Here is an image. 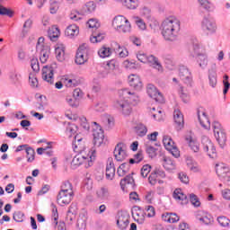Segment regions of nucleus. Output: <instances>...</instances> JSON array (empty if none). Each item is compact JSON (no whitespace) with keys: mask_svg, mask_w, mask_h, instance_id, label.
Wrapping results in <instances>:
<instances>
[{"mask_svg":"<svg viewBox=\"0 0 230 230\" xmlns=\"http://www.w3.org/2000/svg\"><path fill=\"white\" fill-rule=\"evenodd\" d=\"M31 69L35 73H39V71H40V66L39 65V59H37L36 58H33L31 60Z\"/></svg>","mask_w":230,"mask_h":230,"instance_id":"56","label":"nucleus"},{"mask_svg":"<svg viewBox=\"0 0 230 230\" xmlns=\"http://www.w3.org/2000/svg\"><path fill=\"white\" fill-rule=\"evenodd\" d=\"M87 24L89 28H95V30H98V28H100V22L98 21V19L95 18H91L87 22Z\"/></svg>","mask_w":230,"mask_h":230,"instance_id":"58","label":"nucleus"},{"mask_svg":"<svg viewBox=\"0 0 230 230\" xmlns=\"http://www.w3.org/2000/svg\"><path fill=\"white\" fill-rule=\"evenodd\" d=\"M130 30H132V25H130V22L127 19V22L122 23V26L117 31H119V33H129Z\"/></svg>","mask_w":230,"mask_h":230,"instance_id":"48","label":"nucleus"},{"mask_svg":"<svg viewBox=\"0 0 230 230\" xmlns=\"http://www.w3.org/2000/svg\"><path fill=\"white\" fill-rule=\"evenodd\" d=\"M56 58L58 62H64L66 60V47L62 44H58L55 49Z\"/></svg>","mask_w":230,"mask_h":230,"instance_id":"24","label":"nucleus"},{"mask_svg":"<svg viewBox=\"0 0 230 230\" xmlns=\"http://www.w3.org/2000/svg\"><path fill=\"white\" fill-rule=\"evenodd\" d=\"M123 5L128 10H136L139 6V0H124Z\"/></svg>","mask_w":230,"mask_h":230,"instance_id":"40","label":"nucleus"},{"mask_svg":"<svg viewBox=\"0 0 230 230\" xmlns=\"http://www.w3.org/2000/svg\"><path fill=\"white\" fill-rule=\"evenodd\" d=\"M25 152L27 154L28 163H33L35 161V150L31 147H26Z\"/></svg>","mask_w":230,"mask_h":230,"instance_id":"47","label":"nucleus"},{"mask_svg":"<svg viewBox=\"0 0 230 230\" xmlns=\"http://www.w3.org/2000/svg\"><path fill=\"white\" fill-rule=\"evenodd\" d=\"M96 10V4L93 1L87 2L81 9V13L83 15H89Z\"/></svg>","mask_w":230,"mask_h":230,"instance_id":"26","label":"nucleus"},{"mask_svg":"<svg viewBox=\"0 0 230 230\" xmlns=\"http://www.w3.org/2000/svg\"><path fill=\"white\" fill-rule=\"evenodd\" d=\"M87 53H89L87 44L81 45L76 52L75 64H78L79 66L85 64V62H87Z\"/></svg>","mask_w":230,"mask_h":230,"instance_id":"10","label":"nucleus"},{"mask_svg":"<svg viewBox=\"0 0 230 230\" xmlns=\"http://www.w3.org/2000/svg\"><path fill=\"white\" fill-rule=\"evenodd\" d=\"M140 13H141L142 17H144L147 21H148V19L153 17L152 16V10H150V8H148V7H143L140 11Z\"/></svg>","mask_w":230,"mask_h":230,"instance_id":"55","label":"nucleus"},{"mask_svg":"<svg viewBox=\"0 0 230 230\" xmlns=\"http://www.w3.org/2000/svg\"><path fill=\"white\" fill-rule=\"evenodd\" d=\"M198 119L203 127V128H209L211 122H209V119L208 118V115L206 114V111H198Z\"/></svg>","mask_w":230,"mask_h":230,"instance_id":"21","label":"nucleus"},{"mask_svg":"<svg viewBox=\"0 0 230 230\" xmlns=\"http://www.w3.org/2000/svg\"><path fill=\"white\" fill-rule=\"evenodd\" d=\"M79 33L80 30L76 24H71L67 26L65 31V35L66 37H68V39H75V37H76Z\"/></svg>","mask_w":230,"mask_h":230,"instance_id":"22","label":"nucleus"},{"mask_svg":"<svg viewBox=\"0 0 230 230\" xmlns=\"http://www.w3.org/2000/svg\"><path fill=\"white\" fill-rule=\"evenodd\" d=\"M0 15H7L8 17H13V12L0 4Z\"/></svg>","mask_w":230,"mask_h":230,"instance_id":"57","label":"nucleus"},{"mask_svg":"<svg viewBox=\"0 0 230 230\" xmlns=\"http://www.w3.org/2000/svg\"><path fill=\"white\" fill-rule=\"evenodd\" d=\"M216 173L226 186H230V170L226 164H217Z\"/></svg>","mask_w":230,"mask_h":230,"instance_id":"6","label":"nucleus"},{"mask_svg":"<svg viewBox=\"0 0 230 230\" xmlns=\"http://www.w3.org/2000/svg\"><path fill=\"white\" fill-rule=\"evenodd\" d=\"M162 35L167 42H175L179 39L181 22L173 17L166 18L161 24Z\"/></svg>","mask_w":230,"mask_h":230,"instance_id":"2","label":"nucleus"},{"mask_svg":"<svg viewBox=\"0 0 230 230\" xmlns=\"http://www.w3.org/2000/svg\"><path fill=\"white\" fill-rule=\"evenodd\" d=\"M95 160L96 147H92L88 154L81 152L78 155H76L71 162V168H73V170H75V168H78L80 164H84L86 168H91Z\"/></svg>","mask_w":230,"mask_h":230,"instance_id":"3","label":"nucleus"},{"mask_svg":"<svg viewBox=\"0 0 230 230\" xmlns=\"http://www.w3.org/2000/svg\"><path fill=\"white\" fill-rule=\"evenodd\" d=\"M215 137L221 148L226 146L227 141V135H226V130L222 127V124L218 121H214L212 124Z\"/></svg>","mask_w":230,"mask_h":230,"instance_id":"4","label":"nucleus"},{"mask_svg":"<svg viewBox=\"0 0 230 230\" xmlns=\"http://www.w3.org/2000/svg\"><path fill=\"white\" fill-rule=\"evenodd\" d=\"M201 145L204 152L208 153V157L211 159H215V157H217V148H215V145H213L211 139H209L207 136H202Z\"/></svg>","mask_w":230,"mask_h":230,"instance_id":"7","label":"nucleus"},{"mask_svg":"<svg viewBox=\"0 0 230 230\" xmlns=\"http://www.w3.org/2000/svg\"><path fill=\"white\" fill-rule=\"evenodd\" d=\"M151 30H155V28H159V22L153 16L147 20Z\"/></svg>","mask_w":230,"mask_h":230,"instance_id":"63","label":"nucleus"},{"mask_svg":"<svg viewBox=\"0 0 230 230\" xmlns=\"http://www.w3.org/2000/svg\"><path fill=\"white\" fill-rule=\"evenodd\" d=\"M172 197L175 200L181 201V204H188V196L181 189H176L173 191Z\"/></svg>","mask_w":230,"mask_h":230,"instance_id":"27","label":"nucleus"},{"mask_svg":"<svg viewBox=\"0 0 230 230\" xmlns=\"http://www.w3.org/2000/svg\"><path fill=\"white\" fill-rule=\"evenodd\" d=\"M223 84H224L223 93L227 94V92L230 89L229 75H225L223 76Z\"/></svg>","mask_w":230,"mask_h":230,"instance_id":"54","label":"nucleus"},{"mask_svg":"<svg viewBox=\"0 0 230 230\" xmlns=\"http://www.w3.org/2000/svg\"><path fill=\"white\" fill-rule=\"evenodd\" d=\"M146 93L150 98L158 102V103H163L164 102V97L163 94L157 91V88L154 84H147L146 86Z\"/></svg>","mask_w":230,"mask_h":230,"instance_id":"12","label":"nucleus"},{"mask_svg":"<svg viewBox=\"0 0 230 230\" xmlns=\"http://www.w3.org/2000/svg\"><path fill=\"white\" fill-rule=\"evenodd\" d=\"M137 58L139 60V62H142V64L148 63V55L143 51L137 52Z\"/></svg>","mask_w":230,"mask_h":230,"instance_id":"52","label":"nucleus"},{"mask_svg":"<svg viewBox=\"0 0 230 230\" xmlns=\"http://www.w3.org/2000/svg\"><path fill=\"white\" fill-rule=\"evenodd\" d=\"M133 21L139 30H142V31H145V30H146V23L142 18H140L139 16H134Z\"/></svg>","mask_w":230,"mask_h":230,"instance_id":"43","label":"nucleus"},{"mask_svg":"<svg viewBox=\"0 0 230 230\" xmlns=\"http://www.w3.org/2000/svg\"><path fill=\"white\" fill-rule=\"evenodd\" d=\"M128 84L130 87H133V89H136V91H141V88L143 87L141 78L136 75H131L128 76Z\"/></svg>","mask_w":230,"mask_h":230,"instance_id":"20","label":"nucleus"},{"mask_svg":"<svg viewBox=\"0 0 230 230\" xmlns=\"http://www.w3.org/2000/svg\"><path fill=\"white\" fill-rule=\"evenodd\" d=\"M37 51H40V60L41 64H46V62H48V59L49 58V49H41Z\"/></svg>","mask_w":230,"mask_h":230,"instance_id":"41","label":"nucleus"},{"mask_svg":"<svg viewBox=\"0 0 230 230\" xmlns=\"http://www.w3.org/2000/svg\"><path fill=\"white\" fill-rule=\"evenodd\" d=\"M130 224V216L125 212L119 213V217L117 219V226L119 229L125 230L128 227Z\"/></svg>","mask_w":230,"mask_h":230,"instance_id":"15","label":"nucleus"},{"mask_svg":"<svg viewBox=\"0 0 230 230\" xmlns=\"http://www.w3.org/2000/svg\"><path fill=\"white\" fill-rule=\"evenodd\" d=\"M201 28L207 33H215L217 31V23L211 17H204L201 22Z\"/></svg>","mask_w":230,"mask_h":230,"instance_id":"11","label":"nucleus"},{"mask_svg":"<svg viewBox=\"0 0 230 230\" xmlns=\"http://www.w3.org/2000/svg\"><path fill=\"white\" fill-rule=\"evenodd\" d=\"M85 226H87V212H83L79 215L77 219V227L84 229Z\"/></svg>","mask_w":230,"mask_h":230,"instance_id":"38","label":"nucleus"},{"mask_svg":"<svg viewBox=\"0 0 230 230\" xmlns=\"http://www.w3.org/2000/svg\"><path fill=\"white\" fill-rule=\"evenodd\" d=\"M135 185L136 183L134 181L132 174L126 176L120 181V188L123 191H125V188H127V186H129V188H134Z\"/></svg>","mask_w":230,"mask_h":230,"instance_id":"28","label":"nucleus"},{"mask_svg":"<svg viewBox=\"0 0 230 230\" xmlns=\"http://www.w3.org/2000/svg\"><path fill=\"white\" fill-rule=\"evenodd\" d=\"M135 132L137 136L143 137L146 136V132H148V129L146 128V126H145V124H138L135 127Z\"/></svg>","mask_w":230,"mask_h":230,"instance_id":"39","label":"nucleus"},{"mask_svg":"<svg viewBox=\"0 0 230 230\" xmlns=\"http://www.w3.org/2000/svg\"><path fill=\"white\" fill-rule=\"evenodd\" d=\"M173 119L176 130H182L184 128V116L179 110H174Z\"/></svg>","mask_w":230,"mask_h":230,"instance_id":"17","label":"nucleus"},{"mask_svg":"<svg viewBox=\"0 0 230 230\" xmlns=\"http://www.w3.org/2000/svg\"><path fill=\"white\" fill-rule=\"evenodd\" d=\"M103 39H105V34L103 33H93V37L90 38V41L93 44H96V42H102V40H103Z\"/></svg>","mask_w":230,"mask_h":230,"instance_id":"49","label":"nucleus"},{"mask_svg":"<svg viewBox=\"0 0 230 230\" xmlns=\"http://www.w3.org/2000/svg\"><path fill=\"white\" fill-rule=\"evenodd\" d=\"M13 218L15 222H24V213L21 211L14 212Z\"/></svg>","mask_w":230,"mask_h":230,"instance_id":"62","label":"nucleus"},{"mask_svg":"<svg viewBox=\"0 0 230 230\" xmlns=\"http://www.w3.org/2000/svg\"><path fill=\"white\" fill-rule=\"evenodd\" d=\"M73 197H75V193L64 192L59 190L57 198L58 204L59 206H67V204H71Z\"/></svg>","mask_w":230,"mask_h":230,"instance_id":"13","label":"nucleus"},{"mask_svg":"<svg viewBox=\"0 0 230 230\" xmlns=\"http://www.w3.org/2000/svg\"><path fill=\"white\" fill-rule=\"evenodd\" d=\"M198 3L200 8H203V10H206L207 12H211V10H213V4L208 0H198Z\"/></svg>","mask_w":230,"mask_h":230,"instance_id":"42","label":"nucleus"},{"mask_svg":"<svg viewBox=\"0 0 230 230\" xmlns=\"http://www.w3.org/2000/svg\"><path fill=\"white\" fill-rule=\"evenodd\" d=\"M151 170H152V166L150 164L143 165V167L141 168V175L144 178L148 177V173H150Z\"/></svg>","mask_w":230,"mask_h":230,"instance_id":"61","label":"nucleus"},{"mask_svg":"<svg viewBox=\"0 0 230 230\" xmlns=\"http://www.w3.org/2000/svg\"><path fill=\"white\" fill-rule=\"evenodd\" d=\"M79 123L81 125V127L84 128V130H89V128H91V127L89 126V123L87 122V119L85 117H79Z\"/></svg>","mask_w":230,"mask_h":230,"instance_id":"59","label":"nucleus"},{"mask_svg":"<svg viewBox=\"0 0 230 230\" xmlns=\"http://www.w3.org/2000/svg\"><path fill=\"white\" fill-rule=\"evenodd\" d=\"M185 140L189 144V146L191 150H193L195 153L199 152L200 150V147L199 146V142L193 138V136H191V133H189L185 137Z\"/></svg>","mask_w":230,"mask_h":230,"instance_id":"23","label":"nucleus"},{"mask_svg":"<svg viewBox=\"0 0 230 230\" xmlns=\"http://www.w3.org/2000/svg\"><path fill=\"white\" fill-rule=\"evenodd\" d=\"M82 15H84L82 13V11H80V12L75 11L70 13L69 17H70L71 21L76 22V21H81Z\"/></svg>","mask_w":230,"mask_h":230,"instance_id":"60","label":"nucleus"},{"mask_svg":"<svg viewBox=\"0 0 230 230\" xmlns=\"http://www.w3.org/2000/svg\"><path fill=\"white\" fill-rule=\"evenodd\" d=\"M190 55L191 57H198L200 54V45L199 43H193L192 47L190 48Z\"/></svg>","mask_w":230,"mask_h":230,"instance_id":"51","label":"nucleus"},{"mask_svg":"<svg viewBox=\"0 0 230 230\" xmlns=\"http://www.w3.org/2000/svg\"><path fill=\"white\" fill-rule=\"evenodd\" d=\"M197 57V62L201 69L208 67V56L206 54H199Z\"/></svg>","mask_w":230,"mask_h":230,"instance_id":"35","label":"nucleus"},{"mask_svg":"<svg viewBox=\"0 0 230 230\" xmlns=\"http://www.w3.org/2000/svg\"><path fill=\"white\" fill-rule=\"evenodd\" d=\"M165 149L168 150L173 157H179L181 155V153L179 152V149H177V146H175V143L173 142V139L171 140L168 144L164 146Z\"/></svg>","mask_w":230,"mask_h":230,"instance_id":"31","label":"nucleus"},{"mask_svg":"<svg viewBox=\"0 0 230 230\" xmlns=\"http://www.w3.org/2000/svg\"><path fill=\"white\" fill-rule=\"evenodd\" d=\"M96 196L100 200H109L111 193L109 192V189L106 187H102L96 191Z\"/></svg>","mask_w":230,"mask_h":230,"instance_id":"30","label":"nucleus"},{"mask_svg":"<svg viewBox=\"0 0 230 230\" xmlns=\"http://www.w3.org/2000/svg\"><path fill=\"white\" fill-rule=\"evenodd\" d=\"M217 222L221 226V227H227L229 226L230 220L225 216H220L217 217Z\"/></svg>","mask_w":230,"mask_h":230,"instance_id":"53","label":"nucleus"},{"mask_svg":"<svg viewBox=\"0 0 230 230\" xmlns=\"http://www.w3.org/2000/svg\"><path fill=\"white\" fill-rule=\"evenodd\" d=\"M59 191H63L66 193H75L73 191V184H71L69 181H65L62 183L61 190Z\"/></svg>","mask_w":230,"mask_h":230,"instance_id":"44","label":"nucleus"},{"mask_svg":"<svg viewBox=\"0 0 230 230\" xmlns=\"http://www.w3.org/2000/svg\"><path fill=\"white\" fill-rule=\"evenodd\" d=\"M48 35L50 40L55 41L57 40V39H58V37H60V29L54 25L50 29H49Z\"/></svg>","mask_w":230,"mask_h":230,"instance_id":"33","label":"nucleus"},{"mask_svg":"<svg viewBox=\"0 0 230 230\" xmlns=\"http://www.w3.org/2000/svg\"><path fill=\"white\" fill-rule=\"evenodd\" d=\"M179 76L184 84L187 85H191V82L193 80V77L191 76V72L190 71L189 68L185 66H181L179 68Z\"/></svg>","mask_w":230,"mask_h":230,"instance_id":"14","label":"nucleus"},{"mask_svg":"<svg viewBox=\"0 0 230 230\" xmlns=\"http://www.w3.org/2000/svg\"><path fill=\"white\" fill-rule=\"evenodd\" d=\"M57 63H52L51 65H47L42 67L41 76L42 80L48 82V84H54L55 82V73L57 72Z\"/></svg>","mask_w":230,"mask_h":230,"instance_id":"5","label":"nucleus"},{"mask_svg":"<svg viewBox=\"0 0 230 230\" xmlns=\"http://www.w3.org/2000/svg\"><path fill=\"white\" fill-rule=\"evenodd\" d=\"M98 55L101 58H107L112 55V49L109 47H102L98 50Z\"/></svg>","mask_w":230,"mask_h":230,"instance_id":"37","label":"nucleus"},{"mask_svg":"<svg viewBox=\"0 0 230 230\" xmlns=\"http://www.w3.org/2000/svg\"><path fill=\"white\" fill-rule=\"evenodd\" d=\"M162 218L164 222H169V224H175V222H179L180 217L175 213H166L163 214Z\"/></svg>","mask_w":230,"mask_h":230,"instance_id":"32","label":"nucleus"},{"mask_svg":"<svg viewBox=\"0 0 230 230\" xmlns=\"http://www.w3.org/2000/svg\"><path fill=\"white\" fill-rule=\"evenodd\" d=\"M114 175H116V167H114V161L112 158H108L106 164V178L109 181H112L114 179Z\"/></svg>","mask_w":230,"mask_h":230,"instance_id":"19","label":"nucleus"},{"mask_svg":"<svg viewBox=\"0 0 230 230\" xmlns=\"http://www.w3.org/2000/svg\"><path fill=\"white\" fill-rule=\"evenodd\" d=\"M93 136L94 146H102L104 137L103 129H102V127L96 122H93Z\"/></svg>","mask_w":230,"mask_h":230,"instance_id":"8","label":"nucleus"},{"mask_svg":"<svg viewBox=\"0 0 230 230\" xmlns=\"http://www.w3.org/2000/svg\"><path fill=\"white\" fill-rule=\"evenodd\" d=\"M74 152L82 153L84 152V138L75 136V140L72 144Z\"/></svg>","mask_w":230,"mask_h":230,"instance_id":"25","label":"nucleus"},{"mask_svg":"<svg viewBox=\"0 0 230 230\" xmlns=\"http://www.w3.org/2000/svg\"><path fill=\"white\" fill-rule=\"evenodd\" d=\"M119 94L122 96L114 102L113 107L119 111L122 116H130L132 112L130 103H132V105H137V103H139V96L137 93H131L128 89L121 90Z\"/></svg>","mask_w":230,"mask_h":230,"instance_id":"1","label":"nucleus"},{"mask_svg":"<svg viewBox=\"0 0 230 230\" xmlns=\"http://www.w3.org/2000/svg\"><path fill=\"white\" fill-rule=\"evenodd\" d=\"M125 22H127V19L125 18V16L118 15L114 17L112 21V26L115 30L119 31V29H121L123 24H125Z\"/></svg>","mask_w":230,"mask_h":230,"instance_id":"29","label":"nucleus"},{"mask_svg":"<svg viewBox=\"0 0 230 230\" xmlns=\"http://www.w3.org/2000/svg\"><path fill=\"white\" fill-rule=\"evenodd\" d=\"M116 52L118 53L120 58H125L128 57V50L125 47H121L119 43H114Z\"/></svg>","mask_w":230,"mask_h":230,"instance_id":"34","label":"nucleus"},{"mask_svg":"<svg viewBox=\"0 0 230 230\" xmlns=\"http://www.w3.org/2000/svg\"><path fill=\"white\" fill-rule=\"evenodd\" d=\"M114 157L116 161L122 162L128 157L127 145L125 143H119L114 149Z\"/></svg>","mask_w":230,"mask_h":230,"instance_id":"9","label":"nucleus"},{"mask_svg":"<svg viewBox=\"0 0 230 230\" xmlns=\"http://www.w3.org/2000/svg\"><path fill=\"white\" fill-rule=\"evenodd\" d=\"M163 166L168 172H172V170H175V162H173V160H172V158L165 156L164 158Z\"/></svg>","mask_w":230,"mask_h":230,"instance_id":"36","label":"nucleus"},{"mask_svg":"<svg viewBox=\"0 0 230 230\" xmlns=\"http://www.w3.org/2000/svg\"><path fill=\"white\" fill-rule=\"evenodd\" d=\"M209 85L211 87L217 86V72L209 71L208 73Z\"/></svg>","mask_w":230,"mask_h":230,"instance_id":"50","label":"nucleus"},{"mask_svg":"<svg viewBox=\"0 0 230 230\" xmlns=\"http://www.w3.org/2000/svg\"><path fill=\"white\" fill-rule=\"evenodd\" d=\"M146 152L151 159L157 156V148L148 146V144L146 145Z\"/></svg>","mask_w":230,"mask_h":230,"instance_id":"46","label":"nucleus"},{"mask_svg":"<svg viewBox=\"0 0 230 230\" xmlns=\"http://www.w3.org/2000/svg\"><path fill=\"white\" fill-rule=\"evenodd\" d=\"M196 218L203 226H211L213 224V216L202 210L197 213Z\"/></svg>","mask_w":230,"mask_h":230,"instance_id":"16","label":"nucleus"},{"mask_svg":"<svg viewBox=\"0 0 230 230\" xmlns=\"http://www.w3.org/2000/svg\"><path fill=\"white\" fill-rule=\"evenodd\" d=\"M148 218H152V217H155V208L153 206L146 207V213Z\"/></svg>","mask_w":230,"mask_h":230,"instance_id":"64","label":"nucleus"},{"mask_svg":"<svg viewBox=\"0 0 230 230\" xmlns=\"http://www.w3.org/2000/svg\"><path fill=\"white\" fill-rule=\"evenodd\" d=\"M153 69H155L159 73H163V65L161 61H159V58L155 57V55L149 54L147 58V63Z\"/></svg>","mask_w":230,"mask_h":230,"instance_id":"18","label":"nucleus"},{"mask_svg":"<svg viewBox=\"0 0 230 230\" xmlns=\"http://www.w3.org/2000/svg\"><path fill=\"white\" fill-rule=\"evenodd\" d=\"M63 82L66 85V87H76L78 85V81L75 78H70L67 76H65L63 78Z\"/></svg>","mask_w":230,"mask_h":230,"instance_id":"45","label":"nucleus"}]
</instances>
